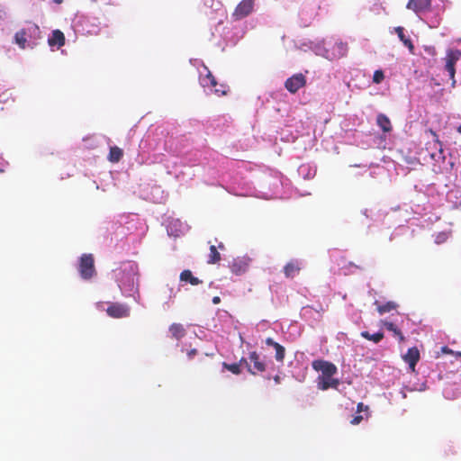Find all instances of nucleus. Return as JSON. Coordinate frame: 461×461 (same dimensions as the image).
<instances>
[{"label": "nucleus", "instance_id": "nucleus-6", "mask_svg": "<svg viewBox=\"0 0 461 461\" xmlns=\"http://www.w3.org/2000/svg\"><path fill=\"white\" fill-rule=\"evenodd\" d=\"M71 27L76 33L82 35L97 34L101 30V23L96 17L77 14L72 20Z\"/></svg>", "mask_w": 461, "mask_h": 461}, {"label": "nucleus", "instance_id": "nucleus-8", "mask_svg": "<svg viewBox=\"0 0 461 461\" xmlns=\"http://www.w3.org/2000/svg\"><path fill=\"white\" fill-rule=\"evenodd\" d=\"M447 0H437L435 5L430 7V10L425 13L423 17H420V20L426 23L430 28H437L439 26L442 14L445 12V4Z\"/></svg>", "mask_w": 461, "mask_h": 461}, {"label": "nucleus", "instance_id": "nucleus-50", "mask_svg": "<svg viewBox=\"0 0 461 461\" xmlns=\"http://www.w3.org/2000/svg\"><path fill=\"white\" fill-rule=\"evenodd\" d=\"M7 167L8 162L5 161L3 158H0V173L5 172Z\"/></svg>", "mask_w": 461, "mask_h": 461}, {"label": "nucleus", "instance_id": "nucleus-25", "mask_svg": "<svg viewBox=\"0 0 461 461\" xmlns=\"http://www.w3.org/2000/svg\"><path fill=\"white\" fill-rule=\"evenodd\" d=\"M405 363L408 364L411 372L415 371V366L420 360V351L416 347L410 348L406 354L402 356Z\"/></svg>", "mask_w": 461, "mask_h": 461}, {"label": "nucleus", "instance_id": "nucleus-1", "mask_svg": "<svg viewBox=\"0 0 461 461\" xmlns=\"http://www.w3.org/2000/svg\"><path fill=\"white\" fill-rule=\"evenodd\" d=\"M121 294L125 298H132L139 305L145 307L140 293V271L135 261L122 262L112 272Z\"/></svg>", "mask_w": 461, "mask_h": 461}, {"label": "nucleus", "instance_id": "nucleus-9", "mask_svg": "<svg viewBox=\"0 0 461 461\" xmlns=\"http://www.w3.org/2000/svg\"><path fill=\"white\" fill-rule=\"evenodd\" d=\"M461 58V49L448 48L445 57V71L447 72L449 78L451 79V87L456 86V64Z\"/></svg>", "mask_w": 461, "mask_h": 461}, {"label": "nucleus", "instance_id": "nucleus-10", "mask_svg": "<svg viewBox=\"0 0 461 461\" xmlns=\"http://www.w3.org/2000/svg\"><path fill=\"white\" fill-rule=\"evenodd\" d=\"M240 362L245 364V367L252 375H256L258 373H262L267 368V363L265 361V357H262L256 351L250 352L247 358L242 357L240 359Z\"/></svg>", "mask_w": 461, "mask_h": 461}, {"label": "nucleus", "instance_id": "nucleus-22", "mask_svg": "<svg viewBox=\"0 0 461 461\" xmlns=\"http://www.w3.org/2000/svg\"><path fill=\"white\" fill-rule=\"evenodd\" d=\"M300 315L302 319L310 322L312 326H313L314 322L319 321L321 317V314L319 311L309 305L301 309Z\"/></svg>", "mask_w": 461, "mask_h": 461}, {"label": "nucleus", "instance_id": "nucleus-41", "mask_svg": "<svg viewBox=\"0 0 461 461\" xmlns=\"http://www.w3.org/2000/svg\"><path fill=\"white\" fill-rule=\"evenodd\" d=\"M397 304L393 302H387L384 304H381L377 307L378 312L380 314H384L390 312L391 311L396 308Z\"/></svg>", "mask_w": 461, "mask_h": 461}, {"label": "nucleus", "instance_id": "nucleus-47", "mask_svg": "<svg viewBox=\"0 0 461 461\" xmlns=\"http://www.w3.org/2000/svg\"><path fill=\"white\" fill-rule=\"evenodd\" d=\"M303 14H304V11H302L300 13L301 22H302V24L306 27L311 24L312 17L311 16V17H309V19H304Z\"/></svg>", "mask_w": 461, "mask_h": 461}, {"label": "nucleus", "instance_id": "nucleus-63", "mask_svg": "<svg viewBox=\"0 0 461 461\" xmlns=\"http://www.w3.org/2000/svg\"><path fill=\"white\" fill-rule=\"evenodd\" d=\"M275 381H276V383H278V382H279V377H278V376H276V377H275Z\"/></svg>", "mask_w": 461, "mask_h": 461}, {"label": "nucleus", "instance_id": "nucleus-54", "mask_svg": "<svg viewBox=\"0 0 461 461\" xmlns=\"http://www.w3.org/2000/svg\"><path fill=\"white\" fill-rule=\"evenodd\" d=\"M454 129L456 130V131L461 135V122L460 123H457L454 126Z\"/></svg>", "mask_w": 461, "mask_h": 461}, {"label": "nucleus", "instance_id": "nucleus-26", "mask_svg": "<svg viewBox=\"0 0 461 461\" xmlns=\"http://www.w3.org/2000/svg\"><path fill=\"white\" fill-rule=\"evenodd\" d=\"M265 344L267 347L273 348L275 350V358L277 362L282 363L284 362V358L285 356V348L280 345L279 343L276 342L273 339L267 338L265 340Z\"/></svg>", "mask_w": 461, "mask_h": 461}, {"label": "nucleus", "instance_id": "nucleus-52", "mask_svg": "<svg viewBox=\"0 0 461 461\" xmlns=\"http://www.w3.org/2000/svg\"><path fill=\"white\" fill-rule=\"evenodd\" d=\"M406 391H408V390L405 388V385H403L400 391V393H401L402 399H405L407 397Z\"/></svg>", "mask_w": 461, "mask_h": 461}, {"label": "nucleus", "instance_id": "nucleus-5", "mask_svg": "<svg viewBox=\"0 0 461 461\" xmlns=\"http://www.w3.org/2000/svg\"><path fill=\"white\" fill-rule=\"evenodd\" d=\"M196 64H201V68H198L199 82L201 86L203 88L204 93L206 95H225L227 93V86L223 84H218L212 72L204 64H203L202 61L195 59L194 65L195 66Z\"/></svg>", "mask_w": 461, "mask_h": 461}, {"label": "nucleus", "instance_id": "nucleus-29", "mask_svg": "<svg viewBox=\"0 0 461 461\" xmlns=\"http://www.w3.org/2000/svg\"><path fill=\"white\" fill-rule=\"evenodd\" d=\"M339 384V381L332 378V376L318 377L317 386L322 391L328 390L329 388H337Z\"/></svg>", "mask_w": 461, "mask_h": 461}, {"label": "nucleus", "instance_id": "nucleus-56", "mask_svg": "<svg viewBox=\"0 0 461 461\" xmlns=\"http://www.w3.org/2000/svg\"><path fill=\"white\" fill-rule=\"evenodd\" d=\"M427 51L431 54V55H434L435 54V49L433 47H429L427 49Z\"/></svg>", "mask_w": 461, "mask_h": 461}, {"label": "nucleus", "instance_id": "nucleus-62", "mask_svg": "<svg viewBox=\"0 0 461 461\" xmlns=\"http://www.w3.org/2000/svg\"><path fill=\"white\" fill-rule=\"evenodd\" d=\"M55 3L57 4H60L62 2V0H53Z\"/></svg>", "mask_w": 461, "mask_h": 461}, {"label": "nucleus", "instance_id": "nucleus-13", "mask_svg": "<svg viewBox=\"0 0 461 461\" xmlns=\"http://www.w3.org/2000/svg\"><path fill=\"white\" fill-rule=\"evenodd\" d=\"M141 192L143 198L152 203H161L166 199V194L162 187L155 184L149 185L147 187L143 188Z\"/></svg>", "mask_w": 461, "mask_h": 461}, {"label": "nucleus", "instance_id": "nucleus-61", "mask_svg": "<svg viewBox=\"0 0 461 461\" xmlns=\"http://www.w3.org/2000/svg\"><path fill=\"white\" fill-rule=\"evenodd\" d=\"M362 213H363L364 215L367 216V214H366V213H367V209H364V210L362 211Z\"/></svg>", "mask_w": 461, "mask_h": 461}, {"label": "nucleus", "instance_id": "nucleus-49", "mask_svg": "<svg viewBox=\"0 0 461 461\" xmlns=\"http://www.w3.org/2000/svg\"><path fill=\"white\" fill-rule=\"evenodd\" d=\"M368 411V406L367 405H365L363 402H359L357 403V413H361L363 411Z\"/></svg>", "mask_w": 461, "mask_h": 461}, {"label": "nucleus", "instance_id": "nucleus-51", "mask_svg": "<svg viewBox=\"0 0 461 461\" xmlns=\"http://www.w3.org/2000/svg\"><path fill=\"white\" fill-rule=\"evenodd\" d=\"M197 354V350L195 348H193L187 352V357L189 359H192L194 357V356Z\"/></svg>", "mask_w": 461, "mask_h": 461}, {"label": "nucleus", "instance_id": "nucleus-64", "mask_svg": "<svg viewBox=\"0 0 461 461\" xmlns=\"http://www.w3.org/2000/svg\"><path fill=\"white\" fill-rule=\"evenodd\" d=\"M209 4V1L208 0H204V5H208Z\"/></svg>", "mask_w": 461, "mask_h": 461}, {"label": "nucleus", "instance_id": "nucleus-30", "mask_svg": "<svg viewBox=\"0 0 461 461\" xmlns=\"http://www.w3.org/2000/svg\"><path fill=\"white\" fill-rule=\"evenodd\" d=\"M394 31L398 35L399 40L402 42V44L409 50L411 53H413L414 45L411 40L404 34V28L398 26L394 28Z\"/></svg>", "mask_w": 461, "mask_h": 461}, {"label": "nucleus", "instance_id": "nucleus-38", "mask_svg": "<svg viewBox=\"0 0 461 461\" xmlns=\"http://www.w3.org/2000/svg\"><path fill=\"white\" fill-rule=\"evenodd\" d=\"M223 31H224L223 21L221 19H220L217 22V23L215 24L214 28L212 29V32H211L212 38L221 37L225 40L226 36L223 35Z\"/></svg>", "mask_w": 461, "mask_h": 461}, {"label": "nucleus", "instance_id": "nucleus-44", "mask_svg": "<svg viewBox=\"0 0 461 461\" xmlns=\"http://www.w3.org/2000/svg\"><path fill=\"white\" fill-rule=\"evenodd\" d=\"M448 239V233L446 231H441L436 234L435 236V243L442 244Z\"/></svg>", "mask_w": 461, "mask_h": 461}, {"label": "nucleus", "instance_id": "nucleus-34", "mask_svg": "<svg viewBox=\"0 0 461 461\" xmlns=\"http://www.w3.org/2000/svg\"><path fill=\"white\" fill-rule=\"evenodd\" d=\"M171 337L176 339H180L185 335V330L180 323H173L169 327Z\"/></svg>", "mask_w": 461, "mask_h": 461}, {"label": "nucleus", "instance_id": "nucleus-58", "mask_svg": "<svg viewBox=\"0 0 461 461\" xmlns=\"http://www.w3.org/2000/svg\"><path fill=\"white\" fill-rule=\"evenodd\" d=\"M169 307H170V305H169L168 302L164 303V304H163V308H164L165 310L169 309Z\"/></svg>", "mask_w": 461, "mask_h": 461}, {"label": "nucleus", "instance_id": "nucleus-23", "mask_svg": "<svg viewBox=\"0 0 461 461\" xmlns=\"http://www.w3.org/2000/svg\"><path fill=\"white\" fill-rule=\"evenodd\" d=\"M249 262L250 258L246 256L234 258L230 266L231 272L238 276L244 274L249 267Z\"/></svg>", "mask_w": 461, "mask_h": 461}, {"label": "nucleus", "instance_id": "nucleus-55", "mask_svg": "<svg viewBox=\"0 0 461 461\" xmlns=\"http://www.w3.org/2000/svg\"><path fill=\"white\" fill-rule=\"evenodd\" d=\"M213 304H218L221 303V298L219 296H214L212 300Z\"/></svg>", "mask_w": 461, "mask_h": 461}, {"label": "nucleus", "instance_id": "nucleus-31", "mask_svg": "<svg viewBox=\"0 0 461 461\" xmlns=\"http://www.w3.org/2000/svg\"><path fill=\"white\" fill-rule=\"evenodd\" d=\"M12 23V16L8 9L5 5H0V29L4 31Z\"/></svg>", "mask_w": 461, "mask_h": 461}, {"label": "nucleus", "instance_id": "nucleus-16", "mask_svg": "<svg viewBox=\"0 0 461 461\" xmlns=\"http://www.w3.org/2000/svg\"><path fill=\"white\" fill-rule=\"evenodd\" d=\"M432 5V0H409L406 8L411 10L420 19Z\"/></svg>", "mask_w": 461, "mask_h": 461}, {"label": "nucleus", "instance_id": "nucleus-18", "mask_svg": "<svg viewBox=\"0 0 461 461\" xmlns=\"http://www.w3.org/2000/svg\"><path fill=\"white\" fill-rule=\"evenodd\" d=\"M290 125L286 126V129L284 130L281 133V140L288 142L295 141L300 136L305 134L306 128L304 127V123L300 121L295 126V133H294L291 130Z\"/></svg>", "mask_w": 461, "mask_h": 461}, {"label": "nucleus", "instance_id": "nucleus-19", "mask_svg": "<svg viewBox=\"0 0 461 461\" xmlns=\"http://www.w3.org/2000/svg\"><path fill=\"white\" fill-rule=\"evenodd\" d=\"M254 5H255V0H242L237 5L232 16L236 20L242 19L253 12Z\"/></svg>", "mask_w": 461, "mask_h": 461}, {"label": "nucleus", "instance_id": "nucleus-12", "mask_svg": "<svg viewBox=\"0 0 461 461\" xmlns=\"http://www.w3.org/2000/svg\"><path fill=\"white\" fill-rule=\"evenodd\" d=\"M78 272L81 278L84 280H89L95 274L94 258L91 254H84L81 256Z\"/></svg>", "mask_w": 461, "mask_h": 461}, {"label": "nucleus", "instance_id": "nucleus-2", "mask_svg": "<svg viewBox=\"0 0 461 461\" xmlns=\"http://www.w3.org/2000/svg\"><path fill=\"white\" fill-rule=\"evenodd\" d=\"M261 187L268 186V191L257 190L251 186L243 177L236 176L228 191L235 195L248 196L253 195L263 199H271L281 197L279 188L283 182L278 173L263 174L259 178Z\"/></svg>", "mask_w": 461, "mask_h": 461}, {"label": "nucleus", "instance_id": "nucleus-46", "mask_svg": "<svg viewBox=\"0 0 461 461\" xmlns=\"http://www.w3.org/2000/svg\"><path fill=\"white\" fill-rule=\"evenodd\" d=\"M363 420H364L363 415L357 413L353 416L352 420H350V423L352 425H358Z\"/></svg>", "mask_w": 461, "mask_h": 461}, {"label": "nucleus", "instance_id": "nucleus-48", "mask_svg": "<svg viewBox=\"0 0 461 461\" xmlns=\"http://www.w3.org/2000/svg\"><path fill=\"white\" fill-rule=\"evenodd\" d=\"M109 303H110L97 302L95 303V308L100 312H105V309L107 308Z\"/></svg>", "mask_w": 461, "mask_h": 461}, {"label": "nucleus", "instance_id": "nucleus-45", "mask_svg": "<svg viewBox=\"0 0 461 461\" xmlns=\"http://www.w3.org/2000/svg\"><path fill=\"white\" fill-rule=\"evenodd\" d=\"M441 350L442 352L444 353H449V354H452V355H455L456 358V359H461V352H453V350H451L449 348H447V346H444L441 348Z\"/></svg>", "mask_w": 461, "mask_h": 461}, {"label": "nucleus", "instance_id": "nucleus-17", "mask_svg": "<svg viewBox=\"0 0 461 461\" xmlns=\"http://www.w3.org/2000/svg\"><path fill=\"white\" fill-rule=\"evenodd\" d=\"M312 366L315 371L321 372V375H319V377L333 376L338 371L334 364L322 359L312 361Z\"/></svg>", "mask_w": 461, "mask_h": 461}, {"label": "nucleus", "instance_id": "nucleus-14", "mask_svg": "<svg viewBox=\"0 0 461 461\" xmlns=\"http://www.w3.org/2000/svg\"><path fill=\"white\" fill-rule=\"evenodd\" d=\"M105 312L111 318H127L131 315V307L125 303H110Z\"/></svg>", "mask_w": 461, "mask_h": 461}, {"label": "nucleus", "instance_id": "nucleus-7", "mask_svg": "<svg viewBox=\"0 0 461 461\" xmlns=\"http://www.w3.org/2000/svg\"><path fill=\"white\" fill-rule=\"evenodd\" d=\"M126 219L122 226V233L130 236L132 240H140L145 236L148 226L144 220L140 219L137 214H131Z\"/></svg>", "mask_w": 461, "mask_h": 461}, {"label": "nucleus", "instance_id": "nucleus-24", "mask_svg": "<svg viewBox=\"0 0 461 461\" xmlns=\"http://www.w3.org/2000/svg\"><path fill=\"white\" fill-rule=\"evenodd\" d=\"M304 267V263L300 259H292L284 267V273L286 277H294Z\"/></svg>", "mask_w": 461, "mask_h": 461}, {"label": "nucleus", "instance_id": "nucleus-40", "mask_svg": "<svg viewBox=\"0 0 461 461\" xmlns=\"http://www.w3.org/2000/svg\"><path fill=\"white\" fill-rule=\"evenodd\" d=\"M405 388L409 392H414V391L423 392L427 389V385H426V382L413 383V384H405Z\"/></svg>", "mask_w": 461, "mask_h": 461}, {"label": "nucleus", "instance_id": "nucleus-37", "mask_svg": "<svg viewBox=\"0 0 461 461\" xmlns=\"http://www.w3.org/2000/svg\"><path fill=\"white\" fill-rule=\"evenodd\" d=\"M361 337L365 338L366 339L371 340L375 343H379L384 339V333L382 331H378L375 333H369L366 330L361 331L360 333Z\"/></svg>", "mask_w": 461, "mask_h": 461}, {"label": "nucleus", "instance_id": "nucleus-39", "mask_svg": "<svg viewBox=\"0 0 461 461\" xmlns=\"http://www.w3.org/2000/svg\"><path fill=\"white\" fill-rule=\"evenodd\" d=\"M223 368L230 371L231 373L235 375H239L241 372V367H245V364L241 363L240 361L239 363H233V364H228L226 362L222 363Z\"/></svg>", "mask_w": 461, "mask_h": 461}, {"label": "nucleus", "instance_id": "nucleus-36", "mask_svg": "<svg viewBox=\"0 0 461 461\" xmlns=\"http://www.w3.org/2000/svg\"><path fill=\"white\" fill-rule=\"evenodd\" d=\"M123 152L122 150L118 147H111L110 152L108 155L109 161L113 163L119 162L121 158H122Z\"/></svg>", "mask_w": 461, "mask_h": 461}, {"label": "nucleus", "instance_id": "nucleus-27", "mask_svg": "<svg viewBox=\"0 0 461 461\" xmlns=\"http://www.w3.org/2000/svg\"><path fill=\"white\" fill-rule=\"evenodd\" d=\"M298 175L305 180L312 179L317 172V167L312 163L302 164L297 169Z\"/></svg>", "mask_w": 461, "mask_h": 461}, {"label": "nucleus", "instance_id": "nucleus-11", "mask_svg": "<svg viewBox=\"0 0 461 461\" xmlns=\"http://www.w3.org/2000/svg\"><path fill=\"white\" fill-rule=\"evenodd\" d=\"M431 134L433 136V140L426 144L425 151L427 152L428 156H429L431 160L434 161L435 163L444 162L446 157L443 149V145L438 140V136L436 135L435 132L431 131Z\"/></svg>", "mask_w": 461, "mask_h": 461}, {"label": "nucleus", "instance_id": "nucleus-53", "mask_svg": "<svg viewBox=\"0 0 461 461\" xmlns=\"http://www.w3.org/2000/svg\"><path fill=\"white\" fill-rule=\"evenodd\" d=\"M167 291H168L169 299L175 297L176 294L174 293V290L172 287H167Z\"/></svg>", "mask_w": 461, "mask_h": 461}, {"label": "nucleus", "instance_id": "nucleus-59", "mask_svg": "<svg viewBox=\"0 0 461 461\" xmlns=\"http://www.w3.org/2000/svg\"><path fill=\"white\" fill-rule=\"evenodd\" d=\"M456 207L461 209V199L456 203Z\"/></svg>", "mask_w": 461, "mask_h": 461}, {"label": "nucleus", "instance_id": "nucleus-4", "mask_svg": "<svg viewBox=\"0 0 461 461\" xmlns=\"http://www.w3.org/2000/svg\"><path fill=\"white\" fill-rule=\"evenodd\" d=\"M41 38L40 27L33 23H27L14 33L13 43L22 50H33Z\"/></svg>", "mask_w": 461, "mask_h": 461}, {"label": "nucleus", "instance_id": "nucleus-42", "mask_svg": "<svg viewBox=\"0 0 461 461\" xmlns=\"http://www.w3.org/2000/svg\"><path fill=\"white\" fill-rule=\"evenodd\" d=\"M220 259V253L217 251L215 246L212 245L210 247V255L208 263L214 264Z\"/></svg>", "mask_w": 461, "mask_h": 461}, {"label": "nucleus", "instance_id": "nucleus-20", "mask_svg": "<svg viewBox=\"0 0 461 461\" xmlns=\"http://www.w3.org/2000/svg\"><path fill=\"white\" fill-rule=\"evenodd\" d=\"M184 158H181L178 156H171L166 165L167 174L174 175L176 178H180L181 176L185 175V172L179 169L181 167L180 165L184 163Z\"/></svg>", "mask_w": 461, "mask_h": 461}, {"label": "nucleus", "instance_id": "nucleus-3", "mask_svg": "<svg viewBox=\"0 0 461 461\" xmlns=\"http://www.w3.org/2000/svg\"><path fill=\"white\" fill-rule=\"evenodd\" d=\"M300 49L312 50L315 55L330 61L345 57L348 50L347 42L334 37L304 41Z\"/></svg>", "mask_w": 461, "mask_h": 461}, {"label": "nucleus", "instance_id": "nucleus-43", "mask_svg": "<svg viewBox=\"0 0 461 461\" xmlns=\"http://www.w3.org/2000/svg\"><path fill=\"white\" fill-rule=\"evenodd\" d=\"M384 79V73L382 69H377L374 72L373 75V83L374 84H380Z\"/></svg>", "mask_w": 461, "mask_h": 461}, {"label": "nucleus", "instance_id": "nucleus-35", "mask_svg": "<svg viewBox=\"0 0 461 461\" xmlns=\"http://www.w3.org/2000/svg\"><path fill=\"white\" fill-rule=\"evenodd\" d=\"M180 281L189 283L192 285H197L202 283L197 277L194 276L190 270H184L180 274Z\"/></svg>", "mask_w": 461, "mask_h": 461}, {"label": "nucleus", "instance_id": "nucleus-15", "mask_svg": "<svg viewBox=\"0 0 461 461\" xmlns=\"http://www.w3.org/2000/svg\"><path fill=\"white\" fill-rule=\"evenodd\" d=\"M189 226L179 219L168 218L167 221V231L168 236L180 237L186 233Z\"/></svg>", "mask_w": 461, "mask_h": 461}, {"label": "nucleus", "instance_id": "nucleus-57", "mask_svg": "<svg viewBox=\"0 0 461 461\" xmlns=\"http://www.w3.org/2000/svg\"><path fill=\"white\" fill-rule=\"evenodd\" d=\"M414 189L417 192H422L423 191V186H419L418 185H414Z\"/></svg>", "mask_w": 461, "mask_h": 461}, {"label": "nucleus", "instance_id": "nucleus-32", "mask_svg": "<svg viewBox=\"0 0 461 461\" xmlns=\"http://www.w3.org/2000/svg\"><path fill=\"white\" fill-rule=\"evenodd\" d=\"M376 124L384 132H390L392 131L391 121L384 113H379L376 116Z\"/></svg>", "mask_w": 461, "mask_h": 461}, {"label": "nucleus", "instance_id": "nucleus-33", "mask_svg": "<svg viewBox=\"0 0 461 461\" xmlns=\"http://www.w3.org/2000/svg\"><path fill=\"white\" fill-rule=\"evenodd\" d=\"M383 326L387 330L391 331L393 333V335L398 339L399 342L404 341L405 337L403 336L402 331L397 328V326L393 322L384 321Z\"/></svg>", "mask_w": 461, "mask_h": 461}, {"label": "nucleus", "instance_id": "nucleus-21", "mask_svg": "<svg viewBox=\"0 0 461 461\" xmlns=\"http://www.w3.org/2000/svg\"><path fill=\"white\" fill-rule=\"evenodd\" d=\"M306 83L305 77L302 74H295L291 77L287 78L285 86L290 93H296L301 87Z\"/></svg>", "mask_w": 461, "mask_h": 461}, {"label": "nucleus", "instance_id": "nucleus-60", "mask_svg": "<svg viewBox=\"0 0 461 461\" xmlns=\"http://www.w3.org/2000/svg\"><path fill=\"white\" fill-rule=\"evenodd\" d=\"M444 395H445V397L448 398V393H447V389H446V390H444Z\"/></svg>", "mask_w": 461, "mask_h": 461}, {"label": "nucleus", "instance_id": "nucleus-28", "mask_svg": "<svg viewBox=\"0 0 461 461\" xmlns=\"http://www.w3.org/2000/svg\"><path fill=\"white\" fill-rule=\"evenodd\" d=\"M48 43L52 50L54 48L59 49L65 44L64 33L59 30L52 31L51 34L49 36Z\"/></svg>", "mask_w": 461, "mask_h": 461}]
</instances>
